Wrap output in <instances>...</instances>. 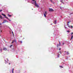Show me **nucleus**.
Here are the masks:
<instances>
[{"mask_svg": "<svg viewBox=\"0 0 73 73\" xmlns=\"http://www.w3.org/2000/svg\"><path fill=\"white\" fill-rule=\"evenodd\" d=\"M71 28H73V26H71Z\"/></svg>", "mask_w": 73, "mask_h": 73, "instance_id": "b1692460", "label": "nucleus"}, {"mask_svg": "<svg viewBox=\"0 0 73 73\" xmlns=\"http://www.w3.org/2000/svg\"><path fill=\"white\" fill-rule=\"evenodd\" d=\"M35 5L37 7V8H38L39 7V6L37 4V3H36V1H35Z\"/></svg>", "mask_w": 73, "mask_h": 73, "instance_id": "f257e3e1", "label": "nucleus"}, {"mask_svg": "<svg viewBox=\"0 0 73 73\" xmlns=\"http://www.w3.org/2000/svg\"><path fill=\"white\" fill-rule=\"evenodd\" d=\"M73 35H72L70 40H72V39H73Z\"/></svg>", "mask_w": 73, "mask_h": 73, "instance_id": "9d476101", "label": "nucleus"}, {"mask_svg": "<svg viewBox=\"0 0 73 73\" xmlns=\"http://www.w3.org/2000/svg\"><path fill=\"white\" fill-rule=\"evenodd\" d=\"M13 45H11L10 46V47H11V46H12Z\"/></svg>", "mask_w": 73, "mask_h": 73, "instance_id": "473e14b6", "label": "nucleus"}, {"mask_svg": "<svg viewBox=\"0 0 73 73\" xmlns=\"http://www.w3.org/2000/svg\"><path fill=\"white\" fill-rule=\"evenodd\" d=\"M11 64V63H9V65H10Z\"/></svg>", "mask_w": 73, "mask_h": 73, "instance_id": "f704fd0d", "label": "nucleus"}, {"mask_svg": "<svg viewBox=\"0 0 73 73\" xmlns=\"http://www.w3.org/2000/svg\"><path fill=\"white\" fill-rule=\"evenodd\" d=\"M60 54H61V51H60Z\"/></svg>", "mask_w": 73, "mask_h": 73, "instance_id": "7c9ffc66", "label": "nucleus"}, {"mask_svg": "<svg viewBox=\"0 0 73 73\" xmlns=\"http://www.w3.org/2000/svg\"><path fill=\"white\" fill-rule=\"evenodd\" d=\"M2 15H3V16H4V17H6V15H4L3 14H2Z\"/></svg>", "mask_w": 73, "mask_h": 73, "instance_id": "1a4fd4ad", "label": "nucleus"}, {"mask_svg": "<svg viewBox=\"0 0 73 73\" xmlns=\"http://www.w3.org/2000/svg\"><path fill=\"white\" fill-rule=\"evenodd\" d=\"M9 20H9V21H11V20L9 19Z\"/></svg>", "mask_w": 73, "mask_h": 73, "instance_id": "cd10ccee", "label": "nucleus"}, {"mask_svg": "<svg viewBox=\"0 0 73 73\" xmlns=\"http://www.w3.org/2000/svg\"><path fill=\"white\" fill-rule=\"evenodd\" d=\"M20 42H21V43H22V41H20Z\"/></svg>", "mask_w": 73, "mask_h": 73, "instance_id": "bb28decb", "label": "nucleus"}, {"mask_svg": "<svg viewBox=\"0 0 73 73\" xmlns=\"http://www.w3.org/2000/svg\"><path fill=\"white\" fill-rule=\"evenodd\" d=\"M65 28H67L65 27Z\"/></svg>", "mask_w": 73, "mask_h": 73, "instance_id": "58836bf2", "label": "nucleus"}, {"mask_svg": "<svg viewBox=\"0 0 73 73\" xmlns=\"http://www.w3.org/2000/svg\"><path fill=\"white\" fill-rule=\"evenodd\" d=\"M5 18H6V19H8V20H9V19L7 17H6Z\"/></svg>", "mask_w": 73, "mask_h": 73, "instance_id": "f3484780", "label": "nucleus"}, {"mask_svg": "<svg viewBox=\"0 0 73 73\" xmlns=\"http://www.w3.org/2000/svg\"><path fill=\"white\" fill-rule=\"evenodd\" d=\"M44 14H45V15H47V12L46 11L44 12Z\"/></svg>", "mask_w": 73, "mask_h": 73, "instance_id": "9b49d317", "label": "nucleus"}, {"mask_svg": "<svg viewBox=\"0 0 73 73\" xmlns=\"http://www.w3.org/2000/svg\"><path fill=\"white\" fill-rule=\"evenodd\" d=\"M67 32H68V33H69V32H70V31H67Z\"/></svg>", "mask_w": 73, "mask_h": 73, "instance_id": "aec40b11", "label": "nucleus"}, {"mask_svg": "<svg viewBox=\"0 0 73 73\" xmlns=\"http://www.w3.org/2000/svg\"><path fill=\"white\" fill-rule=\"evenodd\" d=\"M0 25H1V23H0Z\"/></svg>", "mask_w": 73, "mask_h": 73, "instance_id": "e433bc0d", "label": "nucleus"}, {"mask_svg": "<svg viewBox=\"0 0 73 73\" xmlns=\"http://www.w3.org/2000/svg\"><path fill=\"white\" fill-rule=\"evenodd\" d=\"M55 24H56V22H57V21L55 20Z\"/></svg>", "mask_w": 73, "mask_h": 73, "instance_id": "6ab92c4d", "label": "nucleus"}, {"mask_svg": "<svg viewBox=\"0 0 73 73\" xmlns=\"http://www.w3.org/2000/svg\"><path fill=\"white\" fill-rule=\"evenodd\" d=\"M67 25L68 26V27H69L70 28V26H69V24H67Z\"/></svg>", "mask_w": 73, "mask_h": 73, "instance_id": "a211bd4d", "label": "nucleus"}, {"mask_svg": "<svg viewBox=\"0 0 73 73\" xmlns=\"http://www.w3.org/2000/svg\"><path fill=\"white\" fill-rule=\"evenodd\" d=\"M49 11L50 12H53L54 11V10L52 9H49Z\"/></svg>", "mask_w": 73, "mask_h": 73, "instance_id": "f03ea898", "label": "nucleus"}, {"mask_svg": "<svg viewBox=\"0 0 73 73\" xmlns=\"http://www.w3.org/2000/svg\"><path fill=\"white\" fill-rule=\"evenodd\" d=\"M0 52H1H1H2V49L1 48L0 49Z\"/></svg>", "mask_w": 73, "mask_h": 73, "instance_id": "4468645a", "label": "nucleus"}, {"mask_svg": "<svg viewBox=\"0 0 73 73\" xmlns=\"http://www.w3.org/2000/svg\"><path fill=\"white\" fill-rule=\"evenodd\" d=\"M2 10H0V12H2Z\"/></svg>", "mask_w": 73, "mask_h": 73, "instance_id": "c756f323", "label": "nucleus"}, {"mask_svg": "<svg viewBox=\"0 0 73 73\" xmlns=\"http://www.w3.org/2000/svg\"><path fill=\"white\" fill-rule=\"evenodd\" d=\"M2 32V30L1 31V32Z\"/></svg>", "mask_w": 73, "mask_h": 73, "instance_id": "ea45409f", "label": "nucleus"}, {"mask_svg": "<svg viewBox=\"0 0 73 73\" xmlns=\"http://www.w3.org/2000/svg\"><path fill=\"white\" fill-rule=\"evenodd\" d=\"M16 42V40H13L12 41L11 43H14V42Z\"/></svg>", "mask_w": 73, "mask_h": 73, "instance_id": "20e7f679", "label": "nucleus"}, {"mask_svg": "<svg viewBox=\"0 0 73 73\" xmlns=\"http://www.w3.org/2000/svg\"><path fill=\"white\" fill-rule=\"evenodd\" d=\"M73 35V33H72L71 34V35Z\"/></svg>", "mask_w": 73, "mask_h": 73, "instance_id": "c85d7f7f", "label": "nucleus"}, {"mask_svg": "<svg viewBox=\"0 0 73 73\" xmlns=\"http://www.w3.org/2000/svg\"><path fill=\"white\" fill-rule=\"evenodd\" d=\"M13 35H14V34H13Z\"/></svg>", "mask_w": 73, "mask_h": 73, "instance_id": "37998d69", "label": "nucleus"}, {"mask_svg": "<svg viewBox=\"0 0 73 73\" xmlns=\"http://www.w3.org/2000/svg\"><path fill=\"white\" fill-rule=\"evenodd\" d=\"M72 14H70V15H72Z\"/></svg>", "mask_w": 73, "mask_h": 73, "instance_id": "4c0bfd02", "label": "nucleus"}, {"mask_svg": "<svg viewBox=\"0 0 73 73\" xmlns=\"http://www.w3.org/2000/svg\"><path fill=\"white\" fill-rule=\"evenodd\" d=\"M62 45H64V42L63 43Z\"/></svg>", "mask_w": 73, "mask_h": 73, "instance_id": "393cba45", "label": "nucleus"}, {"mask_svg": "<svg viewBox=\"0 0 73 73\" xmlns=\"http://www.w3.org/2000/svg\"><path fill=\"white\" fill-rule=\"evenodd\" d=\"M6 22H7V23H8V22L7 21V20H5L2 23V24H4V23H6Z\"/></svg>", "mask_w": 73, "mask_h": 73, "instance_id": "7ed1b4c3", "label": "nucleus"}, {"mask_svg": "<svg viewBox=\"0 0 73 73\" xmlns=\"http://www.w3.org/2000/svg\"><path fill=\"white\" fill-rule=\"evenodd\" d=\"M12 73H14L13 72V71H12Z\"/></svg>", "mask_w": 73, "mask_h": 73, "instance_id": "2f4dec72", "label": "nucleus"}, {"mask_svg": "<svg viewBox=\"0 0 73 73\" xmlns=\"http://www.w3.org/2000/svg\"><path fill=\"white\" fill-rule=\"evenodd\" d=\"M70 21H69L68 22V23L69 24V23H70Z\"/></svg>", "mask_w": 73, "mask_h": 73, "instance_id": "4be33fe9", "label": "nucleus"}, {"mask_svg": "<svg viewBox=\"0 0 73 73\" xmlns=\"http://www.w3.org/2000/svg\"><path fill=\"white\" fill-rule=\"evenodd\" d=\"M50 1H51V2H52V0H50Z\"/></svg>", "mask_w": 73, "mask_h": 73, "instance_id": "72a5a7b5", "label": "nucleus"}, {"mask_svg": "<svg viewBox=\"0 0 73 73\" xmlns=\"http://www.w3.org/2000/svg\"><path fill=\"white\" fill-rule=\"evenodd\" d=\"M35 0H32L33 1H34Z\"/></svg>", "mask_w": 73, "mask_h": 73, "instance_id": "c9c22d12", "label": "nucleus"}, {"mask_svg": "<svg viewBox=\"0 0 73 73\" xmlns=\"http://www.w3.org/2000/svg\"><path fill=\"white\" fill-rule=\"evenodd\" d=\"M2 15H3V16H4V17H6V15H4L3 14H2Z\"/></svg>", "mask_w": 73, "mask_h": 73, "instance_id": "6e6552de", "label": "nucleus"}, {"mask_svg": "<svg viewBox=\"0 0 73 73\" xmlns=\"http://www.w3.org/2000/svg\"><path fill=\"white\" fill-rule=\"evenodd\" d=\"M61 43L60 42H59V44H57V48H58V46H60Z\"/></svg>", "mask_w": 73, "mask_h": 73, "instance_id": "39448f33", "label": "nucleus"}, {"mask_svg": "<svg viewBox=\"0 0 73 73\" xmlns=\"http://www.w3.org/2000/svg\"><path fill=\"white\" fill-rule=\"evenodd\" d=\"M67 54H69V52H66Z\"/></svg>", "mask_w": 73, "mask_h": 73, "instance_id": "dca6fc26", "label": "nucleus"}, {"mask_svg": "<svg viewBox=\"0 0 73 73\" xmlns=\"http://www.w3.org/2000/svg\"><path fill=\"white\" fill-rule=\"evenodd\" d=\"M60 67L61 68H63V67L62 66H60Z\"/></svg>", "mask_w": 73, "mask_h": 73, "instance_id": "2eb2a0df", "label": "nucleus"}, {"mask_svg": "<svg viewBox=\"0 0 73 73\" xmlns=\"http://www.w3.org/2000/svg\"><path fill=\"white\" fill-rule=\"evenodd\" d=\"M3 17H2V16L0 15V20L1 19V20H2L3 19Z\"/></svg>", "mask_w": 73, "mask_h": 73, "instance_id": "0eeeda50", "label": "nucleus"}, {"mask_svg": "<svg viewBox=\"0 0 73 73\" xmlns=\"http://www.w3.org/2000/svg\"><path fill=\"white\" fill-rule=\"evenodd\" d=\"M59 50H61V48H60L59 49Z\"/></svg>", "mask_w": 73, "mask_h": 73, "instance_id": "5701e85b", "label": "nucleus"}, {"mask_svg": "<svg viewBox=\"0 0 73 73\" xmlns=\"http://www.w3.org/2000/svg\"><path fill=\"white\" fill-rule=\"evenodd\" d=\"M14 70V69H13L12 70V71H13Z\"/></svg>", "mask_w": 73, "mask_h": 73, "instance_id": "a878e982", "label": "nucleus"}, {"mask_svg": "<svg viewBox=\"0 0 73 73\" xmlns=\"http://www.w3.org/2000/svg\"><path fill=\"white\" fill-rule=\"evenodd\" d=\"M0 36H1V35H0Z\"/></svg>", "mask_w": 73, "mask_h": 73, "instance_id": "c03bdc74", "label": "nucleus"}, {"mask_svg": "<svg viewBox=\"0 0 73 73\" xmlns=\"http://www.w3.org/2000/svg\"><path fill=\"white\" fill-rule=\"evenodd\" d=\"M46 15L45 14H44V16L45 17H46Z\"/></svg>", "mask_w": 73, "mask_h": 73, "instance_id": "f8f14e48", "label": "nucleus"}, {"mask_svg": "<svg viewBox=\"0 0 73 73\" xmlns=\"http://www.w3.org/2000/svg\"><path fill=\"white\" fill-rule=\"evenodd\" d=\"M64 52H66V51H64Z\"/></svg>", "mask_w": 73, "mask_h": 73, "instance_id": "a19ab883", "label": "nucleus"}, {"mask_svg": "<svg viewBox=\"0 0 73 73\" xmlns=\"http://www.w3.org/2000/svg\"><path fill=\"white\" fill-rule=\"evenodd\" d=\"M61 3H63V2H62V0H61Z\"/></svg>", "mask_w": 73, "mask_h": 73, "instance_id": "412c9836", "label": "nucleus"}, {"mask_svg": "<svg viewBox=\"0 0 73 73\" xmlns=\"http://www.w3.org/2000/svg\"><path fill=\"white\" fill-rule=\"evenodd\" d=\"M53 3V4H54V3Z\"/></svg>", "mask_w": 73, "mask_h": 73, "instance_id": "79ce46f5", "label": "nucleus"}, {"mask_svg": "<svg viewBox=\"0 0 73 73\" xmlns=\"http://www.w3.org/2000/svg\"><path fill=\"white\" fill-rule=\"evenodd\" d=\"M8 16H9V17H11V16H12V15H9V14H8Z\"/></svg>", "mask_w": 73, "mask_h": 73, "instance_id": "ddd939ff", "label": "nucleus"}, {"mask_svg": "<svg viewBox=\"0 0 73 73\" xmlns=\"http://www.w3.org/2000/svg\"><path fill=\"white\" fill-rule=\"evenodd\" d=\"M3 50H7V49L5 47H4L3 48Z\"/></svg>", "mask_w": 73, "mask_h": 73, "instance_id": "423d86ee", "label": "nucleus"}]
</instances>
